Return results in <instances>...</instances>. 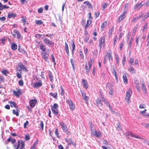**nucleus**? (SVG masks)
<instances>
[{
	"label": "nucleus",
	"mask_w": 149,
	"mask_h": 149,
	"mask_svg": "<svg viewBox=\"0 0 149 149\" xmlns=\"http://www.w3.org/2000/svg\"><path fill=\"white\" fill-rule=\"evenodd\" d=\"M59 124L64 132L68 135L71 134L69 129L64 123L62 121H61L59 122Z\"/></svg>",
	"instance_id": "nucleus-1"
},
{
	"label": "nucleus",
	"mask_w": 149,
	"mask_h": 149,
	"mask_svg": "<svg viewBox=\"0 0 149 149\" xmlns=\"http://www.w3.org/2000/svg\"><path fill=\"white\" fill-rule=\"evenodd\" d=\"M132 94V90L130 89H129L126 92V97L125 99L128 103L130 102V97Z\"/></svg>",
	"instance_id": "nucleus-2"
},
{
	"label": "nucleus",
	"mask_w": 149,
	"mask_h": 149,
	"mask_svg": "<svg viewBox=\"0 0 149 149\" xmlns=\"http://www.w3.org/2000/svg\"><path fill=\"white\" fill-rule=\"evenodd\" d=\"M125 135L127 136H130L131 137H134L138 139H143V138L138 136L135 134H134L132 133L131 131L127 132H126L125 134Z\"/></svg>",
	"instance_id": "nucleus-3"
},
{
	"label": "nucleus",
	"mask_w": 149,
	"mask_h": 149,
	"mask_svg": "<svg viewBox=\"0 0 149 149\" xmlns=\"http://www.w3.org/2000/svg\"><path fill=\"white\" fill-rule=\"evenodd\" d=\"M22 71L27 72L28 71V70L23 64L19 63V71L20 72Z\"/></svg>",
	"instance_id": "nucleus-4"
},
{
	"label": "nucleus",
	"mask_w": 149,
	"mask_h": 149,
	"mask_svg": "<svg viewBox=\"0 0 149 149\" xmlns=\"http://www.w3.org/2000/svg\"><path fill=\"white\" fill-rule=\"evenodd\" d=\"M44 43L47 45H49L51 47L54 46V42L50 41L47 38H45L44 39Z\"/></svg>",
	"instance_id": "nucleus-5"
},
{
	"label": "nucleus",
	"mask_w": 149,
	"mask_h": 149,
	"mask_svg": "<svg viewBox=\"0 0 149 149\" xmlns=\"http://www.w3.org/2000/svg\"><path fill=\"white\" fill-rule=\"evenodd\" d=\"M102 44H103V47H104L105 45V37L104 36L101 37L100 39L99 42V46L100 47V50L101 48Z\"/></svg>",
	"instance_id": "nucleus-6"
},
{
	"label": "nucleus",
	"mask_w": 149,
	"mask_h": 149,
	"mask_svg": "<svg viewBox=\"0 0 149 149\" xmlns=\"http://www.w3.org/2000/svg\"><path fill=\"white\" fill-rule=\"evenodd\" d=\"M126 11H124L123 13L118 17V22L120 23L126 17L125 14L127 13Z\"/></svg>",
	"instance_id": "nucleus-7"
},
{
	"label": "nucleus",
	"mask_w": 149,
	"mask_h": 149,
	"mask_svg": "<svg viewBox=\"0 0 149 149\" xmlns=\"http://www.w3.org/2000/svg\"><path fill=\"white\" fill-rule=\"evenodd\" d=\"M42 57L45 60V61H47L49 62L48 61V57L49 55L47 52H42L41 53Z\"/></svg>",
	"instance_id": "nucleus-8"
},
{
	"label": "nucleus",
	"mask_w": 149,
	"mask_h": 149,
	"mask_svg": "<svg viewBox=\"0 0 149 149\" xmlns=\"http://www.w3.org/2000/svg\"><path fill=\"white\" fill-rule=\"evenodd\" d=\"M16 142V141L15 139L12 138H11V136H10V137L7 139V141H5V144H7L8 143L11 142L12 144H14Z\"/></svg>",
	"instance_id": "nucleus-9"
},
{
	"label": "nucleus",
	"mask_w": 149,
	"mask_h": 149,
	"mask_svg": "<svg viewBox=\"0 0 149 149\" xmlns=\"http://www.w3.org/2000/svg\"><path fill=\"white\" fill-rule=\"evenodd\" d=\"M66 100V102L69 104L70 108L72 110H74L75 108V106L74 105L72 101L70 100Z\"/></svg>",
	"instance_id": "nucleus-10"
},
{
	"label": "nucleus",
	"mask_w": 149,
	"mask_h": 149,
	"mask_svg": "<svg viewBox=\"0 0 149 149\" xmlns=\"http://www.w3.org/2000/svg\"><path fill=\"white\" fill-rule=\"evenodd\" d=\"M37 103V100L36 99L31 100L29 101V102L30 105L32 108H33L35 107L36 104Z\"/></svg>",
	"instance_id": "nucleus-11"
},
{
	"label": "nucleus",
	"mask_w": 149,
	"mask_h": 149,
	"mask_svg": "<svg viewBox=\"0 0 149 149\" xmlns=\"http://www.w3.org/2000/svg\"><path fill=\"white\" fill-rule=\"evenodd\" d=\"M8 103L10 104V106L13 107V106L16 109L18 108V106L17 105L16 103L14 102L10 101H8Z\"/></svg>",
	"instance_id": "nucleus-12"
},
{
	"label": "nucleus",
	"mask_w": 149,
	"mask_h": 149,
	"mask_svg": "<svg viewBox=\"0 0 149 149\" xmlns=\"http://www.w3.org/2000/svg\"><path fill=\"white\" fill-rule=\"evenodd\" d=\"M42 86V82H39L38 83H34L33 85V87L34 88H38Z\"/></svg>",
	"instance_id": "nucleus-13"
},
{
	"label": "nucleus",
	"mask_w": 149,
	"mask_h": 149,
	"mask_svg": "<svg viewBox=\"0 0 149 149\" xmlns=\"http://www.w3.org/2000/svg\"><path fill=\"white\" fill-rule=\"evenodd\" d=\"M48 75L49 77L50 80L51 82H53L54 77L52 74V72L49 70L48 71Z\"/></svg>",
	"instance_id": "nucleus-14"
},
{
	"label": "nucleus",
	"mask_w": 149,
	"mask_h": 149,
	"mask_svg": "<svg viewBox=\"0 0 149 149\" xmlns=\"http://www.w3.org/2000/svg\"><path fill=\"white\" fill-rule=\"evenodd\" d=\"M97 104V106L98 107H102L103 105V104L101 102V100L99 98L97 99L95 101Z\"/></svg>",
	"instance_id": "nucleus-15"
},
{
	"label": "nucleus",
	"mask_w": 149,
	"mask_h": 149,
	"mask_svg": "<svg viewBox=\"0 0 149 149\" xmlns=\"http://www.w3.org/2000/svg\"><path fill=\"white\" fill-rule=\"evenodd\" d=\"M94 136L97 138L101 137L102 135V134L100 131L97 132L96 131H95L93 133Z\"/></svg>",
	"instance_id": "nucleus-16"
},
{
	"label": "nucleus",
	"mask_w": 149,
	"mask_h": 149,
	"mask_svg": "<svg viewBox=\"0 0 149 149\" xmlns=\"http://www.w3.org/2000/svg\"><path fill=\"white\" fill-rule=\"evenodd\" d=\"M82 83L83 85V87L85 88H88L87 82L86 80L85 79H83L82 80Z\"/></svg>",
	"instance_id": "nucleus-17"
},
{
	"label": "nucleus",
	"mask_w": 149,
	"mask_h": 149,
	"mask_svg": "<svg viewBox=\"0 0 149 149\" xmlns=\"http://www.w3.org/2000/svg\"><path fill=\"white\" fill-rule=\"evenodd\" d=\"M17 14L15 13H8L7 17L9 18H11L12 17H16Z\"/></svg>",
	"instance_id": "nucleus-18"
},
{
	"label": "nucleus",
	"mask_w": 149,
	"mask_h": 149,
	"mask_svg": "<svg viewBox=\"0 0 149 149\" xmlns=\"http://www.w3.org/2000/svg\"><path fill=\"white\" fill-rule=\"evenodd\" d=\"M26 17L25 16H22L21 21L23 24V25H25L26 24Z\"/></svg>",
	"instance_id": "nucleus-19"
},
{
	"label": "nucleus",
	"mask_w": 149,
	"mask_h": 149,
	"mask_svg": "<svg viewBox=\"0 0 149 149\" xmlns=\"http://www.w3.org/2000/svg\"><path fill=\"white\" fill-rule=\"evenodd\" d=\"M13 34H12L15 37H16L18 39H19V31L16 30H15L13 31Z\"/></svg>",
	"instance_id": "nucleus-20"
},
{
	"label": "nucleus",
	"mask_w": 149,
	"mask_h": 149,
	"mask_svg": "<svg viewBox=\"0 0 149 149\" xmlns=\"http://www.w3.org/2000/svg\"><path fill=\"white\" fill-rule=\"evenodd\" d=\"M11 47L12 49L15 50L17 49V46L15 43H11Z\"/></svg>",
	"instance_id": "nucleus-21"
},
{
	"label": "nucleus",
	"mask_w": 149,
	"mask_h": 149,
	"mask_svg": "<svg viewBox=\"0 0 149 149\" xmlns=\"http://www.w3.org/2000/svg\"><path fill=\"white\" fill-rule=\"evenodd\" d=\"M141 87L142 89V91L143 93H146L147 89L144 83H142Z\"/></svg>",
	"instance_id": "nucleus-22"
},
{
	"label": "nucleus",
	"mask_w": 149,
	"mask_h": 149,
	"mask_svg": "<svg viewBox=\"0 0 149 149\" xmlns=\"http://www.w3.org/2000/svg\"><path fill=\"white\" fill-rule=\"evenodd\" d=\"M86 67V72L87 74L89 75L90 69L89 68L88 66L87 65V63L86 62L85 65Z\"/></svg>",
	"instance_id": "nucleus-23"
},
{
	"label": "nucleus",
	"mask_w": 149,
	"mask_h": 149,
	"mask_svg": "<svg viewBox=\"0 0 149 149\" xmlns=\"http://www.w3.org/2000/svg\"><path fill=\"white\" fill-rule=\"evenodd\" d=\"M45 35H41L40 34H36L35 35V37L38 38L39 39L40 38L42 39H43L45 36Z\"/></svg>",
	"instance_id": "nucleus-24"
},
{
	"label": "nucleus",
	"mask_w": 149,
	"mask_h": 149,
	"mask_svg": "<svg viewBox=\"0 0 149 149\" xmlns=\"http://www.w3.org/2000/svg\"><path fill=\"white\" fill-rule=\"evenodd\" d=\"M92 22V21L91 20H89L88 19L87 21V23L86 24L85 26V27L84 28L85 29H87V28L88 27H89L90 26V24H91Z\"/></svg>",
	"instance_id": "nucleus-25"
},
{
	"label": "nucleus",
	"mask_w": 149,
	"mask_h": 149,
	"mask_svg": "<svg viewBox=\"0 0 149 149\" xmlns=\"http://www.w3.org/2000/svg\"><path fill=\"white\" fill-rule=\"evenodd\" d=\"M130 72L132 73L135 74L136 73L135 70L134 68L131 66H130L128 68Z\"/></svg>",
	"instance_id": "nucleus-26"
},
{
	"label": "nucleus",
	"mask_w": 149,
	"mask_h": 149,
	"mask_svg": "<svg viewBox=\"0 0 149 149\" xmlns=\"http://www.w3.org/2000/svg\"><path fill=\"white\" fill-rule=\"evenodd\" d=\"M20 141L21 142V147L20 149H23L25 147V142L22 140H20Z\"/></svg>",
	"instance_id": "nucleus-27"
},
{
	"label": "nucleus",
	"mask_w": 149,
	"mask_h": 149,
	"mask_svg": "<svg viewBox=\"0 0 149 149\" xmlns=\"http://www.w3.org/2000/svg\"><path fill=\"white\" fill-rule=\"evenodd\" d=\"M123 82L124 83L127 84L128 83L127 78L125 74H124L123 76Z\"/></svg>",
	"instance_id": "nucleus-28"
},
{
	"label": "nucleus",
	"mask_w": 149,
	"mask_h": 149,
	"mask_svg": "<svg viewBox=\"0 0 149 149\" xmlns=\"http://www.w3.org/2000/svg\"><path fill=\"white\" fill-rule=\"evenodd\" d=\"M49 95L54 98L57 99V93H49Z\"/></svg>",
	"instance_id": "nucleus-29"
},
{
	"label": "nucleus",
	"mask_w": 149,
	"mask_h": 149,
	"mask_svg": "<svg viewBox=\"0 0 149 149\" xmlns=\"http://www.w3.org/2000/svg\"><path fill=\"white\" fill-rule=\"evenodd\" d=\"M6 41V39L5 38V37H4L1 38L0 40V45H1L2 44V45H4L5 44V42Z\"/></svg>",
	"instance_id": "nucleus-30"
},
{
	"label": "nucleus",
	"mask_w": 149,
	"mask_h": 149,
	"mask_svg": "<svg viewBox=\"0 0 149 149\" xmlns=\"http://www.w3.org/2000/svg\"><path fill=\"white\" fill-rule=\"evenodd\" d=\"M51 109V110L52 111V113L56 116H57L58 115V111L57 109Z\"/></svg>",
	"instance_id": "nucleus-31"
},
{
	"label": "nucleus",
	"mask_w": 149,
	"mask_h": 149,
	"mask_svg": "<svg viewBox=\"0 0 149 149\" xmlns=\"http://www.w3.org/2000/svg\"><path fill=\"white\" fill-rule=\"evenodd\" d=\"M42 45L40 46V49L43 52L46 51L45 46L44 44H42Z\"/></svg>",
	"instance_id": "nucleus-32"
},
{
	"label": "nucleus",
	"mask_w": 149,
	"mask_h": 149,
	"mask_svg": "<svg viewBox=\"0 0 149 149\" xmlns=\"http://www.w3.org/2000/svg\"><path fill=\"white\" fill-rule=\"evenodd\" d=\"M143 6L140 3H139L138 2L137 3L136 5L135 8H138V9H139L141 8Z\"/></svg>",
	"instance_id": "nucleus-33"
},
{
	"label": "nucleus",
	"mask_w": 149,
	"mask_h": 149,
	"mask_svg": "<svg viewBox=\"0 0 149 149\" xmlns=\"http://www.w3.org/2000/svg\"><path fill=\"white\" fill-rule=\"evenodd\" d=\"M116 128L118 130H121L122 129L121 127V126L120 123L119 122H118V123L116 124Z\"/></svg>",
	"instance_id": "nucleus-34"
},
{
	"label": "nucleus",
	"mask_w": 149,
	"mask_h": 149,
	"mask_svg": "<svg viewBox=\"0 0 149 149\" xmlns=\"http://www.w3.org/2000/svg\"><path fill=\"white\" fill-rule=\"evenodd\" d=\"M65 51H66V53L67 54H68V53H69V48H68V45L66 42H65Z\"/></svg>",
	"instance_id": "nucleus-35"
},
{
	"label": "nucleus",
	"mask_w": 149,
	"mask_h": 149,
	"mask_svg": "<svg viewBox=\"0 0 149 149\" xmlns=\"http://www.w3.org/2000/svg\"><path fill=\"white\" fill-rule=\"evenodd\" d=\"M58 107V104L56 103H54V104L53 106H51V109H57Z\"/></svg>",
	"instance_id": "nucleus-36"
},
{
	"label": "nucleus",
	"mask_w": 149,
	"mask_h": 149,
	"mask_svg": "<svg viewBox=\"0 0 149 149\" xmlns=\"http://www.w3.org/2000/svg\"><path fill=\"white\" fill-rule=\"evenodd\" d=\"M1 72L5 76L7 75V74L9 73V72L7 70H2Z\"/></svg>",
	"instance_id": "nucleus-37"
},
{
	"label": "nucleus",
	"mask_w": 149,
	"mask_h": 149,
	"mask_svg": "<svg viewBox=\"0 0 149 149\" xmlns=\"http://www.w3.org/2000/svg\"><path fill=\"white\" fill-rule=\"evenodd\" d=\"M72 145L74 146H76V144L75 143H74L73 141H72L71 139H70L69 140V142H68V146L69 145Z\"/></svg>",
	"instance_id": "nucleus-38"
},
{
	"label": "nucleus",
	"mask_w": 149,
	"mask_h": 149,
	"mask_svg": "<svg viewBox=\"0 0 149 149\" xmlns=\"http://www.w3.org/2000/svg\"><path fill=\"white\" fill-rule=\"evenodd\" d=\"M108 58H109V61H110V60H113V57L112 56V54L111 52H110L108 54Z\"/></svg>",
	"instance_id": "nucleus-39"
},
{
	"label": "nucleus",
	"mask_w": 149,
	"mask_h": 149,
	"mask_svg": "<svg viewBox=\"0 0 149 149\" xmlns=\"http://www.w3.org/2000/svg\"><path fill=\"white\" fill-rule=\"evenodd\" d=\"M107 22H106V21L104 22L102 24L101 28L102 30H103V29L104 28L105 25L106 26L107 25Z\"/></svg>",
	"instance_id": "nucleus-40"
},
{
	"label": "nucleus",
	"mask_w": 149,
	"mask_h": 149,
	"mask_svg": "<svg viewBox=\"0 0 149 149\" xmlns=\"http://www.w3.org/2000/svg\"><path fill=\"white\" fill-rule=\"evenodd\" d=\"M21 46L19 45V52H23V53L24 54H27V53L24 50V49H22V48H20Z\"/></svg>",
	"instance_id": "nucleus-41"
},
{
	"label": "nucleus",
	"mask_w": 149,
	"mask_h": 149,
	"mask_svg": "<svg viewBox=\"0 0 149 149\" xmlns=\"http://www.w3.org/2000/svg\"><path fill=\"white\" fill-rule=\"evenodd\" d=\"M133 34H132V37L131 38V39L130 40V41L129 43V47H131V45L132 44V41L133 40V38H134V36H133Z\"/></svg>",
	"instance_id": "nucleus-42"
},
{
	"label": "nucleus",
	"mask_w": 149,
	"mask_h": 149,
	"mask_svg": "<svg viewBox=\"0 0 149 149\" xmlns=\"http://www.w3.org/2000/svg\"><path fill=\"white\" fill-rule=\"evenodd\" d=\"M89 97L88 96H86L83 98V100L85 101L86 103H87L88 102V99Z\"/></svg>",
	"instance_id": "nucleus-43"
},
{
	"label": "nucleus",
	"mask_w": 149,
	"mask_h": 149,
	"mask_svg": "<svg viewBox=\"0 0 149 149\" xmlns=\"http://www.w3.org/2000/svg\"><path fill=\"white\" fill-rule=\"evenodd\" d=\"M18 110L17 109V111H16L14 109H13V112L14 114L16 115L17 116H19V112H18Z\"/></svg>",
	"instance_id": "nucleus-44"
},
{
	"label": "nucleus",
	"mask_w": 149,
	"mask_h": 149,
	"mask_svg": "<svg viewBox=\"0 0 149 149\" xmlns=\"http://www.w3.org/2000/svg\"><path fill=\"white\" fill-rule=\"evenodd\" d=\"M13 92L14 94L19 97V89H18L17 91H13Z\"/></svg>",
	"instance_id": "nucleus-45"
},
{
	"label": "nucleus",
	"mask_w": 149,
	"mask_h": 149,
	"mask_svg": "<svg viewBox=\"0 0 149 149\" xmlns=\"http://www.w3.org/2000/svg\"><path fill=\"white\" fill-rule=\"evenodd\" d=\"M115 57L116 59L117 63L118 64L119 63V61L120 60L117 54H116L115 55Z\"/></svg>",
	"instance_id": "nucleus-46"
},
{
	"label": "nucleus",
	"mask_w": 149,
	"mask_h": 149,
	"mask_svg": "<svg viewBox=\"0 0 149 149\" xmlns=\"http://www.w3.org/2000/svg\"><path fill=\"white\" fill-rule=\"evenodd\" d=\"M17 144H15L14 145L13 147L15 149H18L19 148V140L17 141Z\"/></svg>",
	"instance_id": "nucleus-47"
},
{
	"label": "nucleus",
	"mask_w": 149,
	"mask_h": 149,
	"mask_svg": "<svg viewBox=\"0 0 149 149\" xmlns=\"http://www.w3.org/2000/svg\"><path fill=\"white\" fill-rule=\"evenodd\" d=\"M36 24L38 25L42 24L43 23V22L40 20H38L36 21Z\"/></svg>",
	"instance_id": "nucleus-48"
},
{
	"label": "nucleus",
	"mask_w": 149,
	"mask_h": 149,
	"mask_svg": "<svg viewBox=\"0 0 149 149\" xmlns=\"http://www.w3.org/2000/svg\"><path fill=\"white\" fill-rule=\"evenodd\" d=\"M43 8L42 7H40L38 10V12L40 13H42Z\"/></svg>",
	"instance_id": "nucleus-49"
},
{
	"label": "nucleus",
	"mask_w": 149,
	"mask_h": 149,
	"mask_svg": "<svg viewBox=\"0 0 149 149\" xmlns=\"http://www.w3.org/2000/svg\"><path fill=\"white\" fill-rule=\"evenodd\" d=\"M60 88H61V91L60 93V94L61 95H63L64 94V90L62 86H61Z\"/></svg>",
	"instance_id": "nucleus-50"
},
{
	"label": "nucleus",
	"mask_w": 149,
	"mask_h": 149,
	"mask_svg": "<svg viewBox=\"0 0 149 149\" xmlns=\"http://www.w3.org/2000/svg\"><path fill=\"white\" fill-rule=\"evenodd\" d=\"M71 45L72 48V50H74L75 46L74 42L73 40H72V41L71 42Z\"/></svg>",
	"instance_id": "nucleus-51"
},
{
	"label": "nucleus",
	"mask_w": 149,
	"mask_h": 149,
	"mask_svg": "<svg viewBox=\"0 0 149 149\" xmlns=\"http://www.w3.org/2000/svg\"><path fill=\"white\" fill-rule=\"evenodd\" d=\"M126 60V57H125V56H124L123 58V60H122L123 64V66H124L125 64V63Z\"/></svg>",
	"instance_id": "nucleus-52"
},
{
	"label": "nucleus",
	"mask_w": 149,
	"mask_h": 149,
	"mask_svg": "<svg viewBox=\"0 0 149 149\" xmlns=\"http://www.w3.org/2000/svg\"><path fill=\"white\" fill-rule=\"evenodd\" d=\"M55 134L56 136L57 137L59 138V136H58L59 133L58 132V130L57 128H56V129L55 131Z\"/></svg>",
	"instance_id": "nucleus-53"
},
{
	"label": "nucleus",
	"mask_w": 149,
	"mask_h": 149,
	"mask_svg": "<svg viewBox=\"0 0 149 149\" xmlns=\"http://www.w3.org/2000/svg\"><path fill=\"white\" fill-rule=\"evenodd\" d=\"M29 122L28 121L26 120V122L24 123V128H26L27 127L26 126L29 124Z\"/></svg>",
	"instance_id": "nucleus-54"
},
{
	"label": "nucleus",
	"mask_w": 149,
	"mask_h": 149,
	"mask_svg": "<svg viewBox=\"0 0 149 149\" xmlns=\"http://www.w3.org/2000/svg\"><path fill=\"white\" fill-rule=\"evenodd\" d=\"M30 139V136L29 135H26L25 136V140L27 141Z\"/></svg>",
	"instance_id": "nucleus-55"
},
{
	"label": "nucleus",
	"mask_w": 149,
	"mask_h": 149,
	"mask_svg": "<svg viewBox=\"0 0 149 149\" xmlns=\"http://www.w3.org/2000/svg\"><path fill=\"white\" fill-rule=\"evenodd\" d=\"M40 127L41 128L42 130H43L44 124H43V122L42 121H40Z\"/></svg>",
	"instance_id": "nucleus-56"
},
{
	"label": "nucleus",
	"mask_w": 149,
	"mask_h": 149,
	"mask_svg": "<svg viewBox=\"0 0 149 149\" xmlns=\"http://www.w3.org/2000/svg\"><path fill=\"white\" fill-rule=\"evenodd\" d=\"M129 61L131 65H132V64L134 62V59L133 58H132L130 59Z\"/></svg>",
	"instance_id": "nucleus-57"
},
{
	"label": "nucleus",
	"mask_w": 149,
	"mask_h": 149,
	"mask_svg": "<svg viewBox=\"0 0 149 149\" xmlns=\"http://www.w3.org/2000/svg\"><path fill=\"white\" fill-rule=\"evenodd\" d=\"M79 55L81 57V59H84V57L81 51H79Z\"/></svg>",
	"instance_id": "nucleus-58"
},
{
	"label": "nucleus",
	"mask_w": 149,
	"mask_h": 149,
	"mask_svg": "<svg viewBox=\"0 0 149 149\" xmlns=\"http://www.w3.org/2000/svg\"><path fill=\"white\" fill-rule=\"evenodd\" d=\"M23 85L24 82L22 80H19V85L22 86Z\"/></svg>",
	"instance_id": "nucleus-59"
},
{
	"label": "nucleus",
	"mask_w": 149,
	"mask_h": 149,
	"mask_svg": "<svg viewBox=\"0 0 149 149\" xmlns=\"http://www.w3.org/2000/svg\"><path fill=\"white\" fill-rule=\"evenodd\" d=\"M89 38V36H86L84 39V41L87 42L88 41Z\"/></svg>",
	"instance_id": "nucleus-60"
},
{
	"label": "nucleus",
	"mask_w": 149,
	"mask_h": 149,
	"mask_svg": "<svg viewBox=\"0 0 149 149\" xmlns=\"http://www.w3.org/2000/svg\"><path fill=\"white\" fill-rule=\"evenodd\" d=\"M100 13V12H97L95 13V18H97L99 16Z\"/></svg>",
	"instance_id": "nucleus-61"
},
{
	"label": "nucleus",
	"mask_w": 149,
	"mask_h": 149,
	"mask_svg": "<svg viewBox=\"0 0 149 149\" xmlns=\"http://www.w3.org/2000/svg\"><path fill=\"white\" fill-rule=\"evenodd\" d=\"M51 57L52 61L54 62V61H55V58L54 57V55L53 54H52L51 55Z\"/></svg>",
	"instance_id": "nucleus-62"
},
{
	"label": "nucleus",
	"mask_w": 149,
	"mask_h": 149,
	"mask_svg": "<svg viewBox=\"0 0 149 149\" xmlns=\"http://www.w3.org/2000/svg\"><path fill=\"white\" fill-rule=\"evenodd\" d=\"M124 45V42H122V43L120 44V50H121L123 48V46Z\"/></svg>",
	"instance_id": "nucleus-63"
},
{
	"label": "nucleus",
	"mask_w": 149,
	"mask_h": 149,
	"mask_svg": "<svg viewBox=\"0 0 149 149\" xmlns=\"http://www.w3.org/2000/svg\"><path fill=\"white\" fill-rule=\"evenodd\" d=\"M145 105L143 104H141L140 105L139 108L140 109L145 108L146 107H145Z\"/></svg>",
	"instance_id": "nucleus-64"
}]
</instances>
